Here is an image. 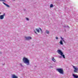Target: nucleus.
Instances as JSON below:
<instances>
[{
  "instance_id": "1",
  "label": "nucleus",
  "mask_w": 78,
  "mask_h": 78,
  "mask_svg": "<svg viewBox=\"0 0 78 78\" xmlns=\"http://www.w3.org/2000/svg\"><path fill=\"white\" fill-rule=\"evenodd\" d=\"M23 61L24 62V63L27 64V65H29L30 64V61H29V60H28L27 58L24 57L23 58Z\"/></svg>"
},
{
  "instance_id": "2",
  "label": "nucleus",
  "mask_w": 78,
  "mask_h": 78,
  "mask_svg": "<svg viewBox=\"0 0 78 78\" xmlns=\"http://www.w3.org/2000/svg\"><path fill=\"white\" fill-rule=\"evenodd\" d=\"M57 70L60 73V74H64V70H63V69H57Z\"/></svg>"
},
{
  "instance_id": "3",
  "label": "nucleus",
  "mask_w": 78,
  "mask_h": 78,
  "mask_svg": "<svg viewBox=\"0 0 78 78\" xmlns=\"http://www.w3.org/2000/svg\"><path fill=\"white\" fill-rule=\"evenodd\" d=\"M58 53V54H59L61 56H62L63 58H65V56L64 55H63V53L62 52V51L61 50H58L57 51Z\"/></svg>"
},
{
  "instance_id": "4",
  "label": "nucleus",
  "mask_w": 78,
  "mask_h": 78,
  "mask_svg": "<svg viewBox=\"0 0 78 78\" xmlns=\"http://www.w3.org/2000/svg\"><path fill=\"white\" fill-rule=\"evenodd\" d=\"M73 66L74 69H75L74 70V72H75L76 73H78V68L77 67L75 66Z\"/></svg>"
},
{
  "instance_id": "5",
  "label": "nucleus",
  "mask_w": 78,
  "mask_h": 78,
  "mask_svg": "<svg viewBox=\"0 0 78 78\" xmlns=\"http://www.w3.org/2000/svg\"><path fill=\"white\" fill-rule=\"evenodd\" d=\"M25 39L27 41H29V40H30V39H31V37H25Z\"/></svg>"
},
{
  "instance_id": "6",
  "label": "nucleus",
  "mask_w": 78,
  "mask_h": 78,
  "mask_svg": "<svg viewBox=\"0 0 78 78\" xmlns=\"http://www.w3.org/2000/svg\"><path fill=\"white\" fill-rule=\"evenodd\" d=\"M4 17V15H1L0 16V19H3Z\"/></svg>"
},
{
  "instance_id": "7",
  "label": "nucleus",
  "mask_w": 78,
  "mask_h": 78,
  "mask_svg": "<svg viewBox=\"0 0 78 78\" xmlns=\"http://www.w3.org/2000/svg\"><path fill=\"white\" fill-rule=\"evenodd\" d=\"M3 4L5 5V6H7V7H9V5H8V4H6L4 2H3Z\"/></svg>"
},
{
  "instance_id": "8",
  "label": "nucleus",
  "mask_w": 78,
  "mask_h": 78,
  "mask_svg": "<svg viewBox=\"0 0 78 78\" xmlns=\"http://www.w3.org/2000/svg\"><path fill=\"white\" fill-rule=\"evenodd\" d=\"M12 78H18L16 76V75H13L12 76Z\"/></svg>"
},
{
  "instance_id": "9",
  "label": "nucleus",
  "mask_w": 78,
  "mask_h": 78,
  "mask_svg": "<svg viewBox=\"0 0 78 78\" xmlns=\"http://www.w3.org/2000/svg\"><path fill=\"white\" fill-rule=\"evenodd\" d=\"M73 76L74 77V78H78V76H76V75H75V74H73Z\"/></svg>"
},
{
  "instance_id": "10",
  "label": "nucleus",
  "mask_w": 78,
  "mask_h": 78,
  "mask_svg": "<svg viewBox=\"0 0 78 78\" xmlns=\"http://www.w3.org/2000/svg\"><path fill=\"white\" fill-rule=\"evenodd\" d=\"M59 43L61 45H63V43H62V40H60Z\"/></svg>"
},
{
  "instance_id": "11",
  "label": "nucleus",
  "mask_w": 78,
  "mask_h": 78,
  "mask_svg": "<svg viewBox=\"0 0 78 78\" xmlns=\"http://www.w3.org/2000/svg\"><path fill=\"white\" fill-rule=\"evenodd\" d=\"M52 60L54 62H56V60H55V58H52Z\"/></svg>"
},
{
  "instance_id": "12",
  "label": "nucleus",
  "mask_w": 78,
  "mask_h": 78,
  "mask_svg": "<svg viewBox=\"0 0 78 78\" xmlns=\"http://www.w3.org/2000/svg\"><path fill=\"white\" fill-rule=\"evenodd\" d=\"M36 30L38 33H39V30L38 29H36Z\"/></svg>"
},
{
  "instance_id": "13",
  "label": "nucleus",
  "mask_w": 78,
  "mask_h": 78,
  "mask_svg": "<svg viewBox=\"0 0 78 78\" xmlns=\"http://www.w3.org/2000/svg\"><path fill=\"white\" fill-rule=\"evenodd\" d=\"M50 7L51 8H53V5L52 4H51L50 5Z\"/></svg>"
},
{
  "instance_id": "14",
  "label": "nucleus",
  "mask_w": 78,
  "mask_h": 78,
  "mask_svg": "<svg viewBox=\"0 0 78 78\" xmlns=\"http://www.w3.org/2000/svg\"><path fill=\"white\" fill-rule=\"evenodd\" d=\"M46 33H47V34H49V31H48L47 30L46 31Z\"/></svg>"
},
{
  "instance_id": "15",
  "label": "nucleus",
  "mask_w": 78,
  "mask_h": 78,
  "mask_svg": "<svg viewBox=\"0 0 78 78\" xmlns=\"http://www.w3.org/2000/svg\"><path fill=\"white\" fill-rule=\"evenodd\" d=\"M0 1H1L2 2H5V0H0Z\"/></svg>"
},
{
  "instance_id": "16",
  "label": "nucleus",
  "mask_w": 78,
  "mask_h": 78,
  "mask_svg": "<svg viewBox=\"0 0 78 78\" xmlns=\"http://www.w3.org/2000/svg\"><path fill=\"white\" fill-rule=\"evenodd\" d=\"M61 39H62V41H63V42H64V39H63V38H61Z\"/></svg>"
},
{
  "instance_id": "17",
  "label": "nucleus",
  "mask_w": 78,
  "mask_h": 78,
  "mask_svg": "<svg viewBox=\"0 0 78 78\" xmlns=\"http://www.w3.org/2000/svg\"><path fill=\"white\" fill-rule=\"evenodd\" d=\"M34 31L35 33H36V34H37V32H36V30H34Z\"/></svg>"
},
{
  "instance_id": "18",
  "label": "nucleus",
  "mask_w": 78,
  "mask_h": 78,
  "mask_svg": "<svg viewBox=\"0 0 78 78\" xmlns=\"http://www.w3.org/2000/svg\"><path fill=\"white\" fill-rule=\"evenodd\" d=\"M26 20H29V19L28 18H26Z\"/></svg>"
},
{
  "instance_id": "19",
  "label": "nucleus",
  "mask_w": 78,
  "mask_h": 78,
  "mask_svg": "<svg viewBox=\"0 0 78 78\" xmlns=\"http://www.w3.org/2000/svg\"><path fill=\"white\" fill-rule=\"evenodd\" d=\"M55 38L56 39H58V37H55Z\"/></svg>"
},
{
  "instance_id": "20",
  "label": "nucleus",
  "mask_w": 78,
  "mask_h": 78,
  "mask_svg": "<svg viewBox=\"0 0 78 78\" xmlns=\"http://www.w3.org/2000/svg\"><path fill=\"white\" fill-rule=\"evenodd\" d=\"M67 27L68 28H70V27H69V26H67Z\"/></svg>"
},
{
  "instance_id": "21",
  "label": "nucleus",
  "mask_w": 78,
  "mask_h": 78,
  "mask_svg": "<svg viewBox=\"0 0 78 78\" xmlns=\"http://www.w3.org/2000/svg\"><path fill=\"white\" fill-rule=\"evenodd\" d=\"M39 29H40V30L41 31H42V29H41L39 28Z\"/></svg>"
},
{
  "instance_id": "22",
  "label": "nucleus",
  "mask_w": 78,
  "mask_h": 78,
  "mask_svg": "<svg viewBox=\"0 0 78 78\" xmlns=\"http://www.w3.org/2000/svg\"><path fill=\"white\" fill-rule=\"evenodd\" d=\"M20 65L21 66H22V64H20Z\"/></svg>"
},
{
  "instance_id": "23",
  "label": "nucleus",
  "mask_w": 78,
  "mask_h": 78,
  "mask_svg": "<svg viewBox=\"0 0 78 78\" xmlns=\"http://www.w3.org/2000/svg\"><path fill=\"white\" fill-rule=\"evenodd\" d=\"M1 14V13H0V14Z\"/></svg>"
}]
</instances>
